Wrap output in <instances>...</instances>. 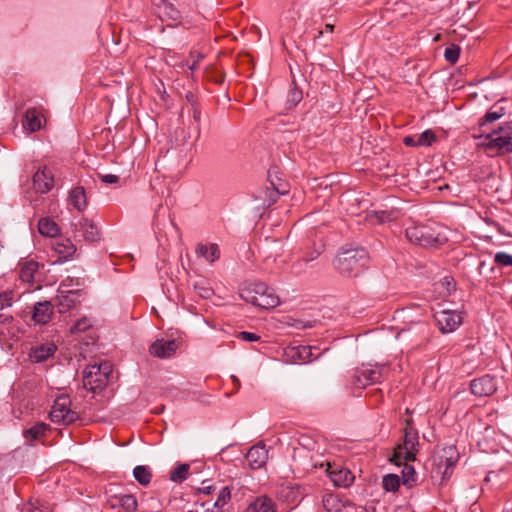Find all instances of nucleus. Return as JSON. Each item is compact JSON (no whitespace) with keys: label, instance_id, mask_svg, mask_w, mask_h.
Listing matches in <instances>:
<instances>
[{"label":"nucleus","instance_id":"obj_1","mask_svg":"<svg viewBox=\"0 0 512 512\" xmlns=\"http://www.w3.org/2000/svg\"><path fill=\"white\" fill-rule=\"evenodd\" d=\"M369 264V254L364 248L341 250L333 261L335 269L344 277L360 276Z\"/></svg>","mask_w":512,"mask_h":512},{"label":"nucleus","instance_id":"obj_2","mask_svg":"<svg viewBox=\"0 0 512 512\" xmlns=\"http://www.w3.org/2000/svg\"><path fill=\"white\" fill-rule=\"evenodd\" d=\"M419 445L418 430L415 428L413 420L408 418L405 420L402 442L394 448L390 462L400 466L402 462L415 461Z\"/></svg>","mask_w":512,"mask_h":512},{"label":"nucleus","instance_id":"obj_3","mask_svg":"<svg viewBox=\"0 0 512 512\" xmlns=\"http://www.w3.org/2000/svg\"><path fill=\"white\" fill-rule=\"evenodd\" d=\"M484 152L495 157L512 152V122H507L497 130H493L485 137V142L481 143Z\"/></svg>","mask_w":512,"mask_h":512},{"label":"nucleus","instance_id":"obj_4","mask_svg":"<svg viewBox=\"0 0 512 512\" xmlns=\"http://www.w3.org/2000/svg\"><path fill=\"white\" fill-rule=\"evenodd\" d=\"M390 373L388 364H362L353 370L351 383L357 388H365L369 385L381 383Z\"/></svg>","mask_w":512,"mask_h":512},{"label":"nucleus","instance_id":"obj_5","mask_svg":"<svg viewBox=\"0 0 512 512\" xmlns=\"http://www.w3.org/2000/svg\"><path fill=\"white\" fill-rule=\"evenodd\" d=\"M406 238L412 244L429 248L443 245L447 239L428 225H411L405 230Z\"/></svg>","mask_w":512,"mask_h":512},{"label":"nucleus","instance_id":"obj_6","mask_svg":"<svg viewBox=\"0 0 512 512\" xmlns=\"http://www.w3.org/2000/svg\"><path fill=\"white\" fill-rule=\"evenodd\" d=\"M71 399L68 395L58 396L52 406L49 417L54 423L70 425L78 420V413L71 408Z\"/></svg>","mask_w":512,"mask_h":512},{"label":"nucleus","instance_id":"obj_7","mask_svg":"<svg viewBox=\"0 0 512 512\" xmlns=\"http://www.w3.org/2000/svg\"><path fill=\"white\" fill-rule=\"evenodd\" d=\"M320 467H325L327 475L337 487H349L354 482L352 472L340 464L325 462L321 463Z\"/></svg>","mask_w":512,"mask_h":512},{"label":"nucleus","instance_id":"obj_8","mask_svg":"<svg viewBox=\"0 0 512 512\" xmlns=\"http://www.w3.org/2000/svg\"><path fill=\"white\" fill-rule=\"evenodd\" d=\"M107 384V376L100 371L96 364H89L83 371V386L85 389L96 392Z\"/></svg>","mask_w":512,"mask_h":512},{"label":"nucleus","instance_id":"obj_9","mask_svg":"<svg viewBox=\"0 0 512 512\" xmlns=\"http://www.w3.org/2000/svg\"><path fill=\"white\" fill-rule=\"evenodd\" d=\"M497 390V380L494 376L485 374L470 382V391L477 397H488Z\"/></svg>","mask_w":512,"mask_h":512},{"label":"nucleus","instance_id":"obj_10","mask_svg":"<svg viewBox=\"0 0 512 512\" xmlns=\"http://www.w3.org/2000/svg\"><path fill=\"white\" fill-rule=\"evenodd\" d=\"M106 508L118 512H135L138 507L137 499L132 494H114L107 498Z\"/></svg>","mask_w":512,"mask_h":512},{"label":"nucleus","instance_id":"obj_11","mask_svg":"<svg viewBox=\"0 0 512 512\" xmlns=\"http://www.w3.org/2000/svg\"><path fill=\"white\" fill-rule=\"evenodd\" d=\"M74 237L77 240L96 242L100 238L98 227L89 219L81 218L74 224Z\"/></svg>","mask_w":512,"mask_h":512},{"label":"nucleus","instance_id":"obj_12","mask_svg":"<svg viewBox=\"0 0 512 512\" xmlns=\"http://www.w3.org/2000/svg\"><path fill=\"white\" fill-rule=\"evenodd\" d=\"M434 317L442 333H451L462 323L460 314L452 310H441Z\"/></svg>","mask_w":512,"mask_h":512},{"label":"nucleus","instance_id":"obj_13","mask_svg":"<svg viewBox=\"0 0 512 512\" xmlns=\"http://www.w3.org/2000/svg\"><path fill=\"white\" fill-rule=\"evenodd\" d=\"M54 174L46 166L39 168L33 175V186L36 192L46 194L54 187Z\"/></svg>","mask_w":512,"mask_h":512},{"label":"nucleus","instance_id":"obj_14","mask_svg":"<svg viewBox=\"0 0 512 512\" xmlns=\"http://www.w3.org/2000/svg\"><path fill=\"white\" fill-rule=\"evenodd\" d=\"M178 348L179 342L175 339H157L151 344L149 351L154 357L164 359L174 355Z\"/></svg>","mask_w":512,"mask_h":512},{"label":"nucleus","instance_id":"obj_15","mask_svg":"<svg viewBox=\"0 0 512 512\" xmlns=\"http://www.w3.org/2000/svg\"><path fill=\"white\" fill-rule=\"evenodd\" d=\"M268 459V451L263 443L252 446L246 454V461L251 469L263 467Z\"/></svg>","mask_w":512,"mask_h":512},{"label":"nucleus","instance_id":"obj_16","mask_svg":"<svg viewBox=\"0 0 512 512\" xmlns=\"http://www.w3.org/2000/svg\"><path fill=\"white\" fill-rule=\"evenodd\" d=\"M44 116L41 109L32 107L28 108L24 114L22 124L25 130L36 132L43 126Z\"/></svg>","mask_w":512,"mask_h":512},{"label":"nucleus","instance_id":"obj_17","mask_svg":"<svg viewBox=\"0 0 512 512\" xmlns=\"http://www.w3.org/2000/svg\"><path fill=\"white\" fill-rule=\"evenodd\" d=\"M248 302L264 309H270L278 306L280 299L271 288L266 286V291L260 296H253L248 294Z\"/></svg>","mask_w":512,"mask_h":512},{"label":"nucleus","instance_id":"obj_18","mask_svg":"<svg viewBox=\"0 0 512 512\" xmlns=\"http://www.w3.org/2000/svg\"><path fill=\"white\" fill-rule=\"evenodd\" d=\"M57 347L54 343H43L32 346L29 351V359L33 363H41L49 359L56 352Z\"/></svg>","mask_w":512,"mask_h":512},{"label":"nucleus","instance_id":"obj_19","mask_svg":"<svg viewBox=\"0 0 512 512\" xmlns=\"http://www.w3.org/2000/svg\"><path fill=\"white\" fill-rule=\"evenodd\" d=\"M322 504L328 512H351L353 509V505L350 502H343L334 494H325L322 497Z\"/></svg>","mask_w":512,"mask_h":512},{"label":"nucleus","instance_id":"obj_20","mask_svg":"<svg viewBox=\"0 0 512 512\" xmlns=\"http://www.w3.org/2000/svg\"><path fill=\"white\" fill-rule=\"evenodd\" d=\"M78 291H62L60 290L58 295L55 297V306L59 313H66L69 311L78 301Z\"/></svg>","mask_w":512,"mask_h":512},{"label":"nucleus","instance_id":"obj_21","mask_svg":"<svg viewBox=\"0 0 512 512\" xmlns=\"http://www.w3.org/2000/svg\"><path fill=\"white\" fill-rule=\"evenodd\" d=\"M244 512H277V506L270 497L261 495L250 502Z\"/></svg>","mask_w":512,"mask_h":512},{"label":"nucleus","instance_id":"obj_22","mask_svg":"<svg viewBox=\"0 0 512 512\" xmlns=\"http://www.w3.org/2000/svg\"><path fill=\"white\" fill-rule=\"evenodd\" d=\"M53 314V305L50 301L37 302L33 307V320L38 324H46Z\"/></svg>","mask_w":512,"mask_h":512},{"label":"nucleus","instance_id":"obj_23","mask_svg":"<svg viewBox=\"0 0 512 512\" xmlns=\"http://www.w3.org/2000/svg\"><path fill=\"white\" fill-rule=\"evenodd\" d=\"M69 205L73 206L77 211L82 212L87 207V197L85 189L82 186L74 187L68 196Z\"/></svg>","mask_w":512,"mask_h":512},{"label":"nucleus","instance_id":"obj_24","mask_svg":"<svg viewBox=\"0 0 512 512\" xmlns=\"http://www.w3.org/2000/svg\"><path fill=\"white\" fill-rule=\"evenodd\" d=\"M39 269V264L36 261L30 260L21 264L19 271V278L22 282L32 283L35 280V274Z\"/></svg>","mask_w":512,"mask_h":512},{"label":"nucleus","instance_id":"obj_25","mask_svg":"<svg viewBox=\"0 0 512 512\" xmlns=\"http://www.w3.org/2000/svg\"><path fill=\"white\" fill-rule=\"evenodd\" d=\"M196 254L209 262H214L220 257V250L217 244H198Z\"/></svg>","mask_w":512,"mask_h":512},{"label":"nucleus","instance_id":"obj_26","mask_svg":"<svg viewBox=\"0 0 512 512\" xmlns=\"http://www.w3.org/2000/svg\"><path fill=\"white\" fill-rule=\"evenodd\" d=\"M158 8V15L160 18H167L171 20H177L180 18V12L170 3L165 0H159L156 4Z\"/></svg>","mask_w":512,"mask_h":512},{"label":"nucleus","instance_id":"obj_27","mask_svg":"<svg viewBox=\"0 0 512 512\" xmlns=\"http://www.w3.org/2000/svg\"><path fill=\"white\" fill-rule=\"evenodd\" d=\"M55 251L60 260L66 261L76 252V247L69 239H63L56 243Z\"/></svg>","mask_w":512,"mask_h":512},{"label":"nucleus","instance_id":"obj_28","mask_svg":"<svg viewBox=\"0 0 512 512\" xmlns=\"http://www.w3.org/2000/svg\"><path fill=\"white\" fill-rule=\"evenodd\" d=\"M49 425L44 422H38L29 429L24 430L23 435L26 440L34 441L46 434Z\"/></svg>","mask_w":512,"mask_h":512},{"label":"nucleus","instance_id":"obj_29","mask_svg":"<svg viewBox=\"0 0 512 512\" xmlns=\"http://www.w3.org/2000/svg\"><path fill=\"white\" fill-rule=\"evenodd\" d=\"M133 476L140 485L147 486L152 479L151 468L147 465H138L133 469Z\"/></svg>","mask_w":512,"mask_h":512},{"label":"nucleus","instance_id":"obj_30","mask_svg":"<svg viewBox=\"0 0 512 512\" xmlns=\"http://www.w3.org/2000/svg\"><path fill=\"white\" fill-rule=\"evenodd\" d=\"M38 231L41 235L54 237L58 234L59 228L53 220L49 218H42L38 223Z\"/></svg>","mask_w":512,"mask_h":512},{"label":"nucleus","instance_id":"obj_31","mask_svg":"<svg viewBox=\"0 0 512 512\" xmlns=\"http://www.w3.org/2000/svg\"><path fill=\"white\" fill-rule=\"evenodd\" d=\"M189 468V464H179L170 472L169 479L176 483H181L185 481L188 478Z\"/></svg>","mask_w":512,"mask_h":512},{"label":"nucleus","instance_id":"obj_32","mask_svg":"<svg viewBox=\"0 0 512 512\" xmlns=\"http://www.w3.org/2000/svg\"><path fill=\"white\" fill-rule=\"evenodd\" d=\"M402 483L407 487H413L416 484V471L415 468L409 464V462H402Z\"/></svg>","mask_w":512,"mask_h":512},{"label":"nucleus","instance_id":"obj_33","mask_svg":"<svg viewBox=\"0 0 512 512\" xmlns=\"http://www.w3.org/2000/svg\"><path fill=\"white\" fill-rule=\"evenodd\" d=\"M503 115H505V109L502 106L496 104L489 111H487L483 120L480 122V125L484 126L488 123H492L500 119Z\"/></svg>","mask_w":512,"mask_h":512},{"label":"nucleus","instance_id":"obj_34","mask_svg":"<svg viewBox=\"0 0 512 512\" xmlns=\"http://www.w3.org/2000/svg\"><path fill=\"white\" fill-rule=\"evenodd\" d=\"M287 354L292 358L293 361H307L311 356V351L309 347L298 346L290 348Z\"/></svg>","mask_w":512,"mask_h":512},{"label":"nucleus","instance_id":"obj_35","mask_svg":"<svg viewBox=\"0 0 512 512\" xmlns=\"http://www.w3.org/2000/svg\"><path fill=\"white\" fill-rule=\"evenodd\" d=\"M383 489L387 492H396L400 487V478L396 474H387L382 479Z\"/></svg>","mask_w":512,"mask_h":512},{"label":"nucleus","instance_id":"obj_36","mask_svg":"<svg viewBox=\"0 0 512 512\" xmlns=\"http://www.w3.org/2000/svg\"><path fill=\"white\" fill-rule=\"evenodd\" d=\"M266 284L262 282H256L251 284L249 287L242 290V298L248 302V294L253 296H260L266 291Z\"/></svg>","mask_w":512,"mask_h":512},{"label":"nucleus","instance_id":"obj_37","mask_svg":"<svg viewBox=\"0 0 512 512\" xmlns=\"http://www.w3.org/2000/svg\"><path fill=\"white\" fill-rule=\"evenodd\" d=\"M20 512H52V508L49 505L41 504L38 500H35L24 504Z\"/></svg>","mask_w":512,"mask_h":512},{"label":"nucleus","instance_id":"obj_38","mask_svg":"<svg viewBox=\"0 0 512 512\" xmlns=\"http://www.w3.org/2000/svg\"><path fill=\"white\" fill-rule=\"evenodd\" d=\"M196 293L203 299H209L213 296V289L206 281H199L194 284Z\"/></svg>","mask_w":512,"mask_h":512},{"label":"nucleus","instance_id":"obj_39","mask_svg":"<svg viewBox=\"0 0 512 512\" xmlns=\"http://www.w3.org/2000/svg\"><path fill=\"white\" fill-rule=\"evenodd\" d=\"M231 499V490L228 486L222 487L218 493L216 501L213 503L215 506L223 508Z\"/></svg>","mask_w":512,"mask_h":512},{"label":"nucleus","instance_id":"obj_40","mask_svg":"<svg viewBox=\"0 0 512 512\" xmlns=\"http://www.w3.org/2000/svg\"><path fill=\"white\" fill-rule=\"evenodd\" d=\"M436 140V136L432 130H425L417 136L419 146H430Z\"/></svg>","mask_w":512,"mask_h":512},{"label":"nucleus","instance_id":"obj_41","mask_svg":"<svg viewBox=\"0 0 512 512\" xmlns=\"http://www.w3.org/2000/svg\"><path fill=\"white\" fill-rule=\"evenodd\" d=\"M460 55V47L457 45H452L447 47L444 52V58L451 64H455L459 59Z\"/></svg>","mask_w":512,"mask_h":512},{"label":"nucleus","instance_id":"obj_42","mask_svg":"<svg viewBox=\"0 0 512 512\" xmlns=\"http://www.w3.org/2000/svg\"><path fill=\"white\" fill-rule=\"evenodd\" d=\"M204 58V55L198 51L192 50L187 60L189 69L193 72L198 69L200 61Z\"/></svg>","mask_w":512,"mask_h":512},{"label":"nucleus","instance_id":"obj_43","mask_svg":"<svg viewBox=\"0 0 512 512\" xmlns=\"http://www.w3.org/2000/svg\"><path fill=\"white\" fill-rule=\"evenodd\" d=\"M302 97V91L296 87H293L288 92L287 102L290 107H294L302 100Z\"/></svg>","mask_w":512,"mask_h":512},{"label":"nucleus","instance_id":"obj_44","mask_svg":"<svg viewBox=\"0 0 512 512\" xmlns=\"http://www.w3.org/2000/svg\"><path fill=\"white\" fill-rule=\"evenodd\" d=\"M494 261L501 266L512 267V255L506 252H498L495 254Z\"/></svg>","mask_w":512,"mask_h":512},{"label":"nucleus","instance_id":"obj_45","mask_svg":"<svg viewBox=\"0 0 512 512\" xmlns=\"http://www.w3.org/2000/svg\"><path fill=\"white\" fill-rule=\"evenodd\" d=\"M13 291H5L0 294V310L12 306Z\"/></svg>","mask_w":512,"mask_h":512},{"label":"nucleus","instance_id":"obj_46","mask_svg":"<svg viewBox=\"0 0 512 512\" xmlns=\"http://www.w3.org/2000/svg\"><path fill=\"white\" fill-rule=\"evenodd\" d=\"M236 337L246 342H256L260 340V336L256 333L241 331L236 334Z\"/></svg>","mask_w":512,"mask_h":512},{"label":"nucleus","instance_id":"obj_47","mask_svg":"<svg viewBox=\"0 0 512 512\" xmlns=\"http://www.w3.org/2000/svg\"><path fill=\"white\" fill-rule=\"evenodd\" d=\"M456 459L453 457H445L439 458V462L437 463V469L440 471L443 467H446L447 469H454L456 464Z\"/></svg>","mask_w":512,"mask_h":512},{"label":"nucleus","instance_id":"obj_48","mask_svg":"<svg viewBox=\"0 0 512 512\" xmlns=\"http://www.w3.org/2000/svg\"><path fill=\"white\" fill-rule=\"evenodd\" d=\"M91 326L90 322L87 319H81L77 321L72 327L71 332H82L88 329Z\"/></svg>","mask_w":512,"mask_h":512},{"label":"nucleus","instance_id":"obj_49","mask_svg":"<svg viewBox=\"0 0 512 512\" xmlns=\"http://www.w3.org/2000/svg\"><path fill=\"white\" fill-rule=\"evenodd\" d=\"M375 215L380 223L388 222L393 220V213L389 211H377Z\"/></svg>","mask_w":512,"mask_h":512},{"label":"nucleus","instance_id":"obj_50","mask_svg":"<svg viewBox=\"0 0 512 512\" xmlns=\"http://www.w3.org/2000/svg\"><path fill=\"white\" fill-rule=\"evenodd\" d=\"M99 177L106 184H116L119 182V177L114 174H99Z\"/></svg>","mask_w":512,"mask_h":512},{"label":"nucleus","instance_id":"obj_51","mask_svg":"<svg viewBox=\"0 0 512 512\" xmlns=\"http://www.w3.org/2000/svg\"><path fill=\"white\" fill-rule=\"evenodd\" d=\"M265 194L268 195L269 199H264L263 205L270 206L276 201L278 192L274 191V189L267 188Z\"/></svg>","mask_w":512,"mask_h":512},{"label":"nucleus","instance_id":"obj_52","mask_svg":"<svg viewBox=\"0 0 512 512\" xmlns=\"http://www.w3.org/2000/svg\"><path fill=\"white\" fill-rule=\"evenodd\" d=\"M436 473L441 474V480L442 481H447L451 477V475L453 473V469H447L446 467H443L440 470V472L437 469Z\"/></svg>","mask_w":512,"mask_h":512},{"label":"nucleus","instance_id":"obj_53","mask_svg":"<svg viewBox=\"0 0 512 512\" xmlns=\"http://www.w3.org/2000/svg\"><path fill=\"white\" fill-rule=\"evenodd\" d=\"M403 143L408 147H418L417 137L415 136H405L403 139Z\"/></svg>","mask_w":512,"mask_h":512},{"label":"nucleus","instance_id":"obj_54","mask_svg":"<svg viewBox=\"0 0 512 512\" xmlns=\"http://www.w3.org/2000/svg\"><path fill=\"white\" fill-rule=\"evenodd\" d=\"M334 25L326 24L324 30H318L317 34L314 36V40L320 38L324 33H333Z\"/></svg>","mask_w":512,"mask_h":512},{"label":"nucleus","instance_id":"obj_55","mask_svg":"<svg viewBox=\"0 0 512 512\" xmlns=\"http://www.w3.org/2000/svg\"><path fill=\"white\" fill-rule=\"evenodd\" d=\"M96 367L100 368V371L104 373L107 378L109 377V373L111 372V365L109 362H102L100 364H96Z\"/></svg>","mask_w":512,"mask_h":512},{"label":"nucleus","instance_id":"obj_56","mask_svg":"<svg viewBox=\"0 0 512 512\" xmlns=\"http://www.w3.org/2000/svg\"><path fill=\"white\" fill-rule=\"evenodd\" d=\"M443 281H444V284H446V286H447V291H448V293H450L452 290H454V289H455V283H454L453 278H451V277H445V278L443 279Z\"/></svg>","mask_w":512,"mask_h":512},{"label":"nucleus","instance_id":"obj_57","mask_svg":"<svg viewBox=\"0 0 512 512\" xmlns=\"http://www.w3.org/2000/svg\"><path fill=\"white\" fill-rule=\"evenodd\" d=\"M202 485L203 486L199 488V492H201V493L208 495V494H211L215 490L214 486L205 485V482H202Z\"/></svg>","mask_w":512,"mask_h":512},{"label":"nucleus","instance_id":"obj_58","mask_svg":"<svg viewBox=\"0 0 512 512\" xmlns=\"http://www.w3.org/2000/svg\"><path fill=\"white\" fill-rule=\"evenodd\" d=\"M319 255H320V251L315 250V251L311 252L309 255H306L305 257H303V261L305 263H308L310 261L315 260Z\"/></svg>","mask_w":512,"mask_h":512},{"label":"nucleus","instance_id":"obj_59","mask_svg":"<svg viewBox=\"0 0 512 512\" xmlns=\"http://www.w3.org/2000/svg\"><path fill=\"white\" fill-rule=\"evenodd\" d=\"M13 320V317L6 313H0V323L1 324H9Z\"/></svg>","mask_w":512,"mask_h":512},{"label":"nucleus","instance_id":"obj_60","mask_svg":"<svg viewBox=\"0 0 512 512\" xmlns=\"http://www.w3.org/2000/svg\"><path fill=\"white\" fill-rule=\"evenodd\" d=\"M203 512H223V510H222V508L212 504L211 507L205 508V510Z\"/></svg>","mask_w":512,"mask_h":512},{"label":"nucleus","instance_id":"obj_61","mask_svg":"<svg viewBox=\"0 0 512 512\" xmlns=\"http://www.w3.org/2000/svg\"><path fill=\"white\" fill-rule=\"evenodd\" d=\"M200 116H201V112L198 110V109H194L193 110V118L195 121H199L200 120Z\"/></svg>","mask_w":512,"mask_h":512}]
</instances>
